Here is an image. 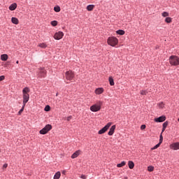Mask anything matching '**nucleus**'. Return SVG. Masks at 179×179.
I'll return each mask as SVG.
<instances>
[{"label":"nucleus","mask_w":179,"mask_h":179,"mask_svg":"<svg viewBox=\"0 0 179 179\" xmlns=\"http://www.w3.org/2000/svg\"><path fill=\"white\" fill-rule=\"evenodd\" d=\"M71 120H72V116L71 115L66 117V121L69 122Z\"/></svg>","instance_id":"36"},{"label":"nucleus","mask_w":179,"mask_h":179,"mask_svg":"<svg viewBox=\"0 0 179 179\" xmlns=\"http://www.w3.org/2000/svg\"><path fill=\"white\" fill-rule=\"evenodd\" d=\"M103 103L99 101L98 103L94 104V106L90 107V110L92 112H99Z\"/></svg>","instance_id":"3"},{"label":"nucleus","mask_w":179,"mask_h":179,"mask_svg":"<svg viewBox=\"0 0 179 179\" xmlns=\"http://www.w3.org/2000/svg\"><path fill=\"white\" fill-rule=\"evenodd\" d=\"M116 33L118 35H124V34H125V31H124V30H117V31H116Z\"/></svg>","instance_id":"25"},{"label":"nucleus","mask_w":179,"mask_h":179,"mask_svg":"<svg viewBox=\"0 0 179 179\" xmlns=\"http://www.w3.org/2000/svg\"><path fill=\"white\" fill-rule=\"evenodd\" d=\"M165 22L170 24L171 22H172V19L171 17H166V18H165Z\"/></svg>","instance_id":"24"},{"label":"nucleus","mask_w":179,"mask_h":179,"mask_svg":"<svg viewBox=\"0 0 179 179\" xmlns=\"http://www.w3.org/2000/svg\"><path fill=\"white\" fill-rule=\"evenodd\" d=\"M17 8V3H13V4H11L9 7L8 9L11 11L15 10Z\"/></svg>","instance_id":"16"},{"label":"nucleus","mask_w":179,"mask_h":179,"mask_svg":"<svg viewBox=\"0 0 179 179\" xmlns=\"http://www.w3.org/2000/svg\"><path fill=\"white\" fill-rule=\"evenodd\" d=\"M5 80V76H0V81L4 80Z\"/></svg>","instance_id":"37"},{"label":"nucleus","mask_w":179,"mask_h":179,"mask_svg":"<svg viewBox=\"0 0 179 179\" xmlns=\"http://www.w3.org/2000/svg\"><path fill=\"white\" fill-rule=\"evenodd\" d=\"M170 148L173 150H179V143H173L170 145Z\"/></svg>","instance_id":"10"},{"label":"nucleus","mask_w":179,"mask_h":179,"mask_svg":"<svg viewBox=\"0 0 179 179\" xmlns=\"http://www.w3.org/2000/svg\"><path fill=\"white\" fill-rule=\"evenodd\" d=\"M8 167V164H5L3 165V169H7Z\"/></svg>","instance_id":"38"},{"label":"nucleus","mask_w":179,"mask_h":179,"mask_svg":"<svg viewBox=\"0 0 179 179\" xmlns=\"http://www.w3.org/2000/svg\"><path fill=\"white\" fill-rule=\"evenodd\" d=\"M178 122H179V118H178Z\"/></svg>","instance_id":"43"},{"label":"nucleus","mask_w":179,"mask_h":179,"mask_svg":"<svg viewBox=\"0 0 179 179\" xmlns=\"http://www.w3.org/2000/svg\"><path fill=\"white\" fill-rule=\"evenodd\" d=\"M145 128H146L145 124H142L141 127H140V129H141V130H144V129H145Z\"/></svg>","instance_id":"35"},{"label":"nucleus","mask_w":179,"mask_h":179,"mask_svg":"<svg viewBox=\"0 0 179 179\" xmlns=\"http://www.w3.org/2000/svg\"><path fill=\"white\" fill-rule=\"evenodd\" d=\"M46 73H47V72L45 71V70L44 69H41L40 73H38V77L40 78L45 77Z\"/></svg>","instance_id":"12"},{"label":"nucleus","mask_w":179,"mask_h":179,"mask_svg":"<svg viewBox=\"0 0 179 179\" xmlns=\"http://www.w3.org/2000/svg\"><path fill=\"white\" fill-rule=\"evenodd\" d=\"M164 130H166V127H162V134H163V132H164Z\"/></svg>","instance_id":"39"},{"label":"nucleus","mask_w":179,"mask_h":179,"mask_svg":"<svg viewBox=\"0 0 179 179\" xmlns=\"http://www.w3.org/2000/svg\"><path fill=\"white\" fill-rule=\"evenodd\" d=\"M148 91L147 90H141L140 91V94L141 95H147L148 94Z\"/></svg>","instance_id":"28"},{"label":"nucleus","mask_w":179,"mask_h":179,"mask_svg":"<svg viewBox=\"0 0 179 179\" xmlns=\"http://www.w3.org/2000/svg\"><path fill=\"white\" fill-rule=\"evenodd\" d=\"M75 75L72 72V71H69L66 72V79L67 80H72Z\"/></svg>","instance_id":"7"},{"label":"nucleus","mask_w":179,"mask_h":179,"mask_svg":"<svg viewBox=\"0 0 179 179\" xmlns=\"http://www.w3.org/2000/svg\"><path fill=\"white\" fill-rule=\"evenodd\" d=\"M29 92L30 90L28 87H25L22 90L23 106L20 110L18 112V115H22L23 110H24L26 103H27L29 101Z\"/></svg>","instance_id":"1"},{"label":"nucleus","mask_w":179,"mask_h":179,"mask_svg":"<svg viewBox=\"0 0 179 179\" xmlns=\"http://www.w3.org/2000/svg\"><path fill=\"white\" fill-rule=\"evenodd\" d=\"M103 93V88L99 87V88H96L95 90V94L96 95H100L102 94Z\"/></svg>","instance_id":"14"},{"label":"nucleus","mask_w":179,"mask_h":179,"mask_svg":"<svg viewBox=\"0 0 179 179\" xmlns=\"http://www.w3.org/2000/svg\"><path fill=\"white\" fill-rule=\"evenodd\" d=\"M169 62L171 66H178L179 65V57L176 55H171L169 59Z\"/></svg>","instance_id":"2"},{"label":"nucleus","mask_w":179,"mask_h":179,"mask_svg":"<svg viewBox=\"0 0 179 179\" xmlns=\"http://www.w3.org/2000/svg\"><path fill=\"white\" fill-rule=\"evenodd\" d=\"M109 84L110 85V86L114 85V80L113 77H109Z\"/></svg>","instance_id":"26"},{"label":"nucleus","mask_w":179,"mask_h":179,"mask_svg":"<svg viewBox=\"0 0 179 179\" xmlns=\"http://www.w3.org/2000/svg\"><path fill=\"white\" fill-rule=\"evenodd\" d=\"M61 176V173L58 171L57 173L54 175L53 179H59Z\"/></svg>","instance_id":"23"},{"label":"nucleus","mask_w":179,"mask_h":179,"mask_svg":"<svg viewBox=\"0 0 179 179\" xmlns=\"http://www.w3.org/2000/svg\"><path fill=\"white\" fill-rule=\"evenodd\" d=\"M56 96H58V94H56Z\"/></svg>","instance_id":"42"},{"label":"nucleus","mask_w":179,"mask_h":179,"mask_svg":"<svg viewBox=\"0 0 179 179\" xmlns=\"http://www.w3.org/2000/svg\"><path fill=\"white\" fill-rule=\"evenodd\" d=\"M115 125H113L111 127L110 129L109 130V132H108V135L109 136H113V134H114V131H115Z\"/></svg>","instance_id":"15"},{"label":"nucleus","mask_w":179,"mask_h":179,"mask_svg":"<svg viewBox=\"0 0 179 179\" xmlns=\"http://www.w3.org/2000/svg\"><path fill=\"white\" fill-rule=\"evenodd\" d=\"M154 121L156 122H164L166 121V116L162 115L159 117L155 118Z\"/></svg>","instance_id":"11"},{"label":"nucleus","mask_w":179,"mask_h":179,"mask_svg":"<svg viewBox=\"0 0 179 179\" xmlns=\"http://www.w3.org/2000/svg\"><path fill=\"white\" fill-rule=\"evenodd\" d=\"M125 165H126V162L122 161L121 163L117 164V167L122 168V167L124 166Z\"/></svg>","instance_id":"22"},{"label":"nucleus","mask_w":179,"mask_h":179,"mask_svg":"<svg viewBox=\"0 0 179 179\" xmlns=\"http://www.w3.org/2000/svg\"><path fill=\"white\" fill-rule=\"evenodd\" d=\"M154 171V167L152 166H148V171L152 172Z\"/></svg>","instance_id":"32"},{"label":"nucleus","mask_w":179,"mask_h":179,"mask_svg":"<svg viewBox=\"0 0 179 179\" xmlns=\"http://www.w3.org/2000/svg\"><path fill=\"white\" fill-rule=\"evenodd\" d=\"M50 24L53 27L57 26V21H52Z\"/></svg>","instance_id":"30"},{"label":"nucleus","mask_w":179,"mask_h":179,"mask_svg":"<svg viewBox=\"0 0 179 179\" xmlns=\"http://www.w3.org/2000/svg\"><path fill=\"white\" fill-rule=\"evenodd\" d=\"M38 47H40L41 48L45 49V48H47L48 45L45 43H41L38 45Z\"/></svg>","instance_id":"20"},{"label":"nucleus","mask_w":179,"mask_h":179,"mask_svg":"<svg viewBox=\"0 0 179 179\" xmlns=\"http://www.w3.org/2000/svg\"><path fill=\"white\" fill-rule=\"evenodd\" d=\"M50 106H46L45 108V111H46V112L50 111Z\"/></svg>","instance_id":"34"},{"label":"nucleus","mask_w":179,"mask_h":179,"mask_svg":"<svg viewBox=\"0 0 179 179\" xmlns=\"http://www.w3.org/2000/svg\"><path fill=\"white\" fill-rule=\"evenodd\" d=\"M16 64H19V61H16Z\"/></svg>","instance_id":"41"},{"label":"nucleus","mask_w":179,"mask_h":179,"mask_svg":"<svg viewBox=\"0 0 179 179\" xmlns=\"http://www.w3.org/2000/svg\"><path fill=\"white\" fill-rule=\"evenodd\" d=\"M11 22H13V24H19V20L15 17H11Z\"/></svg>","instance_id":"17"},{"label":"nucleus","mask_w":179,"mask_h":179,"mask_svg":"<svg viewBox=\"0 0 179 179\" xmlns=\"http://www.w3.org/2000/svg\"><path fill=\"white\" fill-rule=\"evenodd\" d=\"M81 154V150H77L71 155V159H76Z\"/></svg>","instance_id":"13"},{"label":"nucleus","mask_w":179,"mask_h":179,"mask_svg":"<svg viewBox=\"0 0 179 179\" xmlns=\"http://www.w3.org/2000/svg\"><path fill=\"white\" fill-rule=\"evenodd\" d=\"M168 125H169V122H165L162 124V128H166Z\"/></svg>","instance_id":"31"},{"label":"nucleus","mask_w":179,"mask_h":179,"mask_svg":"<svg viewBox=\"0 0 179 179\" xmlns=\"http://www.w3.org/2000/svg\"><path fill=\"white\" fill-rule=\"evenodd\" d=\"M108 44L112 47H115L118 44V39L115 37H109L108 39Z\"/></svg>","instance_id":"4"},{"label":"nucleus","mask_w":179,"mask_h":179,"mask_svg":"<svg viewBox=\"0 0 179 179\" xmlns=\"http://www.w3.org/2000/svg\"><path fill=\"white\" fill-rule=\"evenodd\" d=\"M82 179H86V176H81V177H80Z\"/></svg>","instance_id":"40"},{"label":"nucleus","mask_w":179,"mask_h":179,"mask_svg":"<svg viewBox=\"0 0 179 179\" xmlns=\"http://www.w3.org/2000/svg\"><path fill=\"white\" fill-rule=\"evenodd\" d=\"M7 59H8V55L6 54H3L1 55V60L7 61Z\"/></svg>","instance_id":"21"},{"label":"nucleus","mask_w":179,"mask_h":179,"mask_svg":"<svg viewBox=\"0 0 179 179\" xmlns=\"http://www.w3.org/2000/svg\"><path fill=\"white\" fill-rule=\"evenodd\" d=\"M162 143H163V135L161 134V136H159V143H157L156 145H155L154 147H152L151 148V150H155L157 148H158L159 147H160Z\"/></svg>","instance_id":"8"},{"label":"nucleus","mask_w":179,"mask_h":179,"mask_svg":"<svg viewBox=\"0 0 179 179\" xmlns=\"http://www.w3.org/2000/svg\"><path fill=\"white\" fill-rule=\"evenodd\" d=\"M54 11L56 13H59L61 11V8L59 6H55L54 7Z\"/></svg>","instance_id":"27"},{"label":"nucleus","mask_w":179,"mask_h":179,"mask_svg":"<svg viewBox=\"0 0 179 179\" xmlns=\"http://www.w3.org/2000/svg\"><path fill=\"white\" fill-rule=\"evenodd\" d=\"M52 129V127L51 126V124H46L45 127L40 131V134L41 135H45L48 134V132H49Z\"/></svg>","instance_id":"5"},{"label":"nucleus","mask_w":179,"mask_h":179,"mask_svg":"<svg viewBox=\"0 0 179 179\" xmlns=\"http://www.w3.org/2000/svg\"><path fill=\"white\" fill-rule=\"evenodd\" d=\"M63 32L59 31L54 35V38H55V40L59 41L61 38H63Z\"/></svg>","instance_id":"9"},{"label":"nucleus","mask_w":179,"mask_h":179,"mask_svg":"<svg viewBox=\"0 0 179 179\" xmlns=\"http://www.w3.org/2000/svg\"><path fill=\"white\" fill-rule=\"evenodd\" d=\"M94 8H95V6H94L93 4H90L87 6L86 9H87V10L90 12L94 10Z\"/></svg>","instance_id":"19"},{"label":"nucleus","mask_w":179,"mask_h":179,"mask_svg":"<svg viewBox=\"0 0 179 179\" xmlns=\"http://www.w3.org/2000/svg\"><path fill=\"white\" fill-rule=\"evenodd\" d=\"M169 13L167 12H164L162 13V16L164 17H169Z\"/></svg>","instance_id":"29"},{"label":"nucleus","mask_w":179,"mask_h":179,"mask_svg":"<svg viewBox=\"0 0 179 179\" xmlns=\"http://www.w3.org/2000/svg\"><path fill=\"white\" fill-rule=\"evenodd\" d=\"M111 124H112V123H110V122L108 123V124L104 126L103 128H102L101 130L99 131L98 134L99 135L105 134L108 130V129L111 127Z\"/></svg>","instance_id":"6"},{"label":"nucleus","mask_w":179,"mask_h":179,"mask_svg":"<svg viewBox=\"0 0 179 179\" xmlns=\"http://www.w3.org/2000/svg\"><path fill=\"white\" fill-rule=\"evenodd\" d=\"M164 103H159V108H164Z\"/></svg>","instance_id":"33"},{"label":"nucleus","mask_w":179,"mask_h":179,"mask_svg":"<svg viewBox=\"0 0 179 179\" xmlns=\"http://www.w3.org/2000/svg\"><path fill=\"white\" fill-rule=\"evenodd\" d=\"M127 165L129 166V169H133L134 167H135V164L133 162V161H129Z\"/></svg>","instance_id":"18"}]
</instances>
